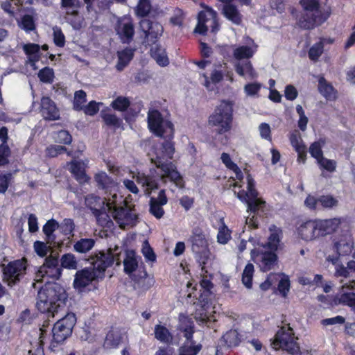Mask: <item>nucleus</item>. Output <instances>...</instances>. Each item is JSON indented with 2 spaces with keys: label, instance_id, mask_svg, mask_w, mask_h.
<instances>
[{
  "label": "nucleus",
  "instance_id": "46",
  "mask_svg": "<svg viewBox=\"0 0 355 355\" xmlns=\"http://www.w3.org/2000/svg\"><path fill=\"white\" fill-rule=\"evenodd\" d=\"M102 118L107 125L112 126L114 128H119L122 123L121 119L112 113H102Z\"/></svg>",
  "mask_w": 355,
  "mask_h": 355
},
{
  "label": "nucleus",
  "instance_id": "20",
  "mask_svg": "<svg viewBox=\"0 0 355 355\" xmlns=\"http://www.w3.org/2000/svg\"><path fill=\"white\" fill-rule=\"evenodd\" d=\"M140 28L145 33L148 40H153L162 36L164 28L162 26L156 21H152L144 19L140 21Z\"/></svg>",
  "mask_w": 355,
  "mask_h": 355
},
{
  "label": "nucleus",
  "instance_id": "54",
  "mask_svg": "<svg viewBox=\"0 0 355 355\" xmlns=\"http://www.w3.org/2000/svg\"><path fill=\"white\" fill-rule=\"evenodd\" d=\"M38 77L43 83H52L54 78L53 70L49 67H44L39 71Z\"/></svg>",
  "mask_w": 355,
  "mask_h": 355
},
{
  "label": "nucleus",
  "instance_id": "50",
  "mask_svg": "<svg viewBox=\"0 0 355 355\" xmlns=\"http://www.w3.org/2000/svg\"><path fill=\"white\" fill-rule=\"evenodd\" d=\"M62 266L68 269H76L77 261L72 254H66L61 258Z\"/></svg>",
  "mask_w": 355,
  "mask_h": 355
},
{
  "label": "nucleus",
  "instance_id": "37",
  "mask_svg": "<svg viewBox=\"0 0 355 355\" xmlns=\"http://www.w3.org/2000/svg\"><path fill=\"white\" fill-rule=\"evenodd\" d=\"M95 180L98 187L102 189H109L115 187V182L105 172L101 171L96 174Z\"/></svg>",
  "mask_w": 355,
  "mask_h": 355
},
{
  "label": "nucleus",
  "instance_id": "14",
  "mask_svg": "<svg viewBox=\"0 0 355 355\" xmlns=\"http://www.w3.org/2000/svg\"><path fill=\"white\" fill-rule=\"evenodd\" d=\"M61 275V268L58 264L57 257L50 256L47 257L45 262L41 266L35 274V280L37 282L44 281L45 279H58Z\"/></svg>",
  "mask_w": 355,
  "mask_h": 355
},
{
  "label": "nucleus",
  "instance_id": "17",
  "mask_svg": "<svg viewBox=\"0 0 355 355\" xmlns=\"http://www.w3.org/2000/svg\"><path fill=\"white\" fill-rule=\"evenodd\" d=\"M251 257L252 261L263 272L272 270L277 265V256L272 252H262L254 249L251 251Z\"/></svg>",
  "mask_w": 355,
  "mask_h": 355
},
{
  "label": "nucleus",
  "instance_id": "9",
  "mask_svg": "<svg viewBox=\"0 0 355 355\" xmlns=\"http://www.w3.org/2000/svg\"><path fill=\"white\" fill-rule=\"evenodd\" d=\"M191 250L196 254V258L202 266V270L205 269V265H211L213 256L209 250L208 240L202 231L195 229L190 239Z\"/></svg>",
  "mask_w": 355,
  "mask_h": 355
},
{
  "label": "nucleus",
  "instance_id": "2",
  "mask_svg": "<svg viewBox=\"0 0 355 355\" xmlns=\"http://www.w3.org/2000/svg\"><path fill=\"white\" fill-rule=\"evenodd\" d=\"M173 144L167 141L163 144L155 148V157H151V162L155 164L157 169L161 172L160 179L166 182L167 180L173 182L177 187H182V178L177 171L176 166L168 159L174 153Z\"/></svg>",
  "mask_w": 355,
  "mask_h": 355
},
{
  "label": "nucleus",
  "instance_id": "42",
  "mask_svg": "<svg viewBox=\"0 0 355 355\" xmlns=\"http://www.w3.org/2000/svg\"><path fill=\"white\" fill-rule=\"evenodd\" d=\"M222 340L227 347L236 346L239 343V334L235 330H230L223 336Z\"/></svg>",
  "mask_w": 355,
  "mask_h": 355
},
{
  "label": "nucleus",
  "instance_id": "15",
  "mask_svg": "<svg viewBox=\"0 0 355 355\" xmlns=\"http://www.w3.org/2000/svg\"><path fill=\"white\" fill-rule=\"evenodd\" d=\"M342 284L338 292L333 297L331 305H347L355 309V282H344L341 280Z\"/></svg>",
  "mask_w": 355,
  "mask_h": 355
},
{
  "label": "nucleus",
  "instance_id": "52",
  "mask_svg": "<svg viewBox=\"0 0 355 355\" xmlns=\"http://www.w3.org/2000/svg\"><path fill=\"white\" fill-rule=\"evenodd\" d=\"M151 10V3L150 0H139L137 8L136 13L139 16L147 15Z\"/></svg>",
  "mask_w": 355,
  "mask_h": 355
},
{
  "label": "nucleus",
  "instance_id": "39",
  "mask_svg": "<svg viewBox=\"0 0 355 355\" xmlns=\"http://www.w3.org/2000/svg\"><path fill=\"white\" fill-rule=\"evenodd\" d=\"M262 88V84L258 82L249 83L244 85L243 91L248 97L257 98Z\"/></svg>",
  "mask_w": 355,
  "mask_h": 355
},
{
  "label": "nucleus",
  "instance_id": "27",
  "mask_svg": "<svg viewBox=\"0 0 355 355\" xmlns=\"http://www.w3.org/2000/svg\"><path fill=\"white\" fill-rule=\"evenodd\" d=\"M353 247V241L346 237L340 238L334 243V249L336 253L341 256H345L351 253Z\"/></svg>",
  "mask_w": 355,
  "mask_h": 355
},
{
  "label": "nucleus",
  "instance_id": "51",
  "mask_svg": "<svg viewBox=\"0 0 355 355\" xmlns=\"http://www.w3.org/2000/svg\"><path fill=\"white\" fill-rule=\"evenodd\" d=\"M86 102V93L83 90L75 92L73 99V107L76 110H82Z\"/></svg>",
  "mask_w": 355,
  "mask_h": 355
},
{
  "label": "nucleus",
  "instance_id": "45",
  "mask_svg": "<svg viewBox=\"0 0 355 355\" xmlns=\"http://www.w3.org/2000/svg\"><path fill=\"white\" fill-rule=\"evenodd\" d=\"M324 144V141L320 140L313 142L309 147V153L311 155L316 159V162L324 157L322 150Z\"/></svg>",
  "mask_w": 355,
  "mask_h": 355
},
{
  "label": "nucleus",
  "instance_id": "56",
  "mask_svg": "<svg viewBox=\"0 0 355 355\" xmlns=\"http://www.w3.org/2000/svg\"><path fill=\"white\" fill-rule=\"evenodd\" d=\"M53 42L59 47H63L65 44V37L60 28L55 26L53 28Z\"/></svg>",
  "mask_w": 355,
  "mask_h": 355
},
{
  "label": "nucleus",
  "instance_id": "10",
  "mask_svg": "<svg viewBox=\"0 0 355 355\" xmlns=\"http://www.w3.org/2000/svg\"><path fill=\"white\" fill-rule=\"evenodd\" d=\"M148 127L150 132L157 137L171 139L173 136V125L168 119H164L161 113L155 109L148 112Z\"/></svg>",
  "mask_w": 355,
  "mask_h": 355
},
{
  "label": "nucleus",
  "instance_id": "26",
  "mask_svg": "<svg viewBox=\"0 0 355 355\" xmlns=\"http://www.w3.org/2000/svg\"><path fill=\"white\" fill-rule=\"evenodd\" d=\"M23 49L28 55L27 63L30 64L33 69H37L36 62L40 58V45L33 43L26 44L23 45Z\"/></svg>",
  "mask_w": 355,
  "mask_h": 355
},
{
  "label": "nucleus",
  "instance_id": "3",
  "mask_svg": "<svg viewBox=\"0 0 355 355\" xmlns=\"http://www.w3.org/2000/svg\"><path fill=\"white\" fill-rule=\"evenodd\" d=\"M340 223L339 218L308 220L299 225L297 234L303 241L311 242L334 233Z\"/></svg>",
  "mask_w": 355,
  "mask_h": 355
},
{
  "label": "nucleus",
  "instance_id": "22",
  "mask_svg": "<svg viewBox=\"0 0 355 355\" xmlns=\"http://www.w3.org/2000/svg\"><path fill=\"white\" fill-rule=\"evenodd\" d=\"M216 12L211 8H205L202 11L200 12L198 16V24L195 28V31L200 34H204L205 24L206 23H215Z\"/></svg>",
  "mask_w": 355,
  "mask_h": 355
},
{
  "label": "nucleus",
  "instance_id": "28",
  "mask_svg": "<svg viewBox=\"0 0 355 355\" xmlns=\"http://www.w3.org/2000/svg\"><path fill=\"white\" fill-rule=\"evenodd\" d=\"M150 55L156 62L161 67L167 66L169 63V60L165 49L157 44H155L151 48Z\"/></svg>",
  "mask_w": 355,
  "mask_h": 355
},
{
  "label": "nucleus",
  "instance_id": "64",
  "mask_svg": "<svg viewBox=\"0 0 355 355\" xmlns=\"http://www.w3.org/2000/svg\"><path fill=\"white\" fill-rule=\"evenodd\" d=\"M19 26L22 29L26 31H30L35 29V23L31 15H24L21 18Z\"/></svg>",
  "mask_w": 355,
  "mask_h": 355
},
{
  "label": "nucleus",
  "instance_id": "63",
  "mask_svg": "<svg viewBox=\"0 0 355 355\" xmlns=\"http://www.w3.org/2000/svg\"><path fill=\"white\" fill-rule=\"evenodd\" d=\"M11 178V173L0 172V193H4L7 191Z\"/></svg>",
  "mask_w": 355,
  "mask_h": 355
},
{
  "label": "nucleus",
  "instance_id": "12",
  "mask_svg": "<svg viewBox=\"0 0 355 355\" xmlns=\"http://www.w3.org/2000/svg\"><path fill=\"white\" fill-rule=\"evenodd\" d=\"M161 172L157 169H150L148 173L144 172L133 173L132 178L135 179L137 183L141 187L144 193L149 196L153 191L158 189L159 180L164 182L159 178Z\"/></svg>",
  "mask_w": 355,
  "mask_h": 355
},
{
  "label": "nucleus",
  "instance_id": "18",
  "mask_svg": "<svg viewBox=\"0 0 355 355\" xmlns=\"http://www.w3.org/2000/svg\"><path fill=\"white\" fill-rule=\"evenodd\" d=\"M115 30L123 42H130L135 34V28L132 19L123 16L118 19Z\"/></svg>",
  "mask_w": 355,
  "mask_h": 355
},
{
  "label": "nucleus",
  "instance_id": "40",
  "mask_svg": "<svg viewBox=\"0 0 355 355\" xmlns=\"http://www.w3.org/2000/svg\"><path fill=\"white\" fill-rule=\"evenodd\" d=\"M254 270V266L252 263H248L243 270L242 282L248 288L252 287Z\"/></svg>",
  "mask_w": 355,
  "mask_h": 355
},
{
  "label": "nucleus",
  "instance_id": "33",
  "mask_svg": "<svg viewBox=\"0 0 355 355\" xmlns=\"http://www.w3.org/2000/svg\"><path fill=\"white\" fill-rule=\"evenodd\" d=\"M134 55V50L132 49H125L118 52L119 61L116 64V69L121 71L132 60Z\"/></svg>",
  "mask_w": 355,
  "mask_h": 355
},
{
  "label": "nucleus",
  "instance_id": "32",
  "mask_svg": "<svg viewBox=\"0 0 355 355\" xmlns=\"http://www.w3.org/2000/svg\"><path fill=\"white\" fill-rule=\"evenodd\" d=\"M154 334L157 340L164 343H169L173 340V336L169 330L160 324L155 325Z\"/></svg>",
  "mask_w": 355,
  "mask_h": 355
},
{
  "label": "nucleus",
  "instance_id": "53",
  "mask_svg": "<svg viewBox=\"0 0 355 355\" xmlns=\"http://www.w3.org/2000/svg\"><path fill=\"white\" fill-rule=\"evenodd\" d=\"M130 105V101L123 96L117 97L112 103V106L114 110L125 111Z\"/></svg>",
  "mask_w": 355,
  "mask_h": 355
},
{
  "label": "nucleus",
  "instance_id": "43",
  "mask_svg": "<svg viewBox=\"0 0 355 355\" xmlns=\"http://www.w3.org/2000/svg\"><path fill=\"white\" fill-rule=\"evenodd\" d=\"M320 169L325 170L328 172L333 173L336 171L337 163L334 159H329L324 157L317 161Z\"/></svg>",
  "mask_w": 355,
  "mask_h": 355
},
{
  "label": "nucleus",
  "instance_id": "55",
  "mask_svg": "<svg viewBox=\"0 0 355 355\" xmlns=\"http://www.w3.org/2000/svg\"><path fill=\"white\" fill-rule=\"evenodd\" d=\"M59 228L58 223L53 219L49 220L43 227V232L47 236L48 239H51L53 232Z\"/></svg>",
  "mask_w": 355,
  "mask_h": 355
},
{
  "label": "nucleus",
  "instance_id": "13",
  "mask_svg": "<svg viewBox=\"0 0 355 355\" xmlns=\"http://www.w3.org/2000/svg\"><path fill=\"white\" fill-rule=\"evenodd\" d=\"M76 322L74 313H69L59 320L53 326V339L57 343L63 342L72 332V329Z\"/></svg>",
  "mask_w": 355,
  "mask_h": 355
},
{
  "label": "nucleus",
  "instance_id": "25",
  "mask_svg": "<svg viewBox=\"0 0 355 355\" xmlns=\"http://www.w3.org/2000/svg\"><path fill=\"white\" fill-rule=\"evenodd\" d=\"M220 159L222 162L225 165V166L228 169L232 170L235 173V178L236 181L234 183L233 186L234 187H241L240 182L243 180V175L240 168L232 160L229 154L226 153H223L221 154Z\"/></svg>",
  "mask_w": 355,
  "mask_h": 355
},
{
  "label": "nucleus",
  "instance_id": "44",
  "mask_svg": "<svg viewBox=\"0 0 355 355\" xmlns=\"http://www.w3.org/2000/svg\"><path fill=\"white\" fill-rule=\"evenodd\" d=\"M319 205L324 209H332L338 205V200L330 195L321 196L318 198Z\"/></svg>",
  "mask_w": 355,
  "mask_h": 355
},
{
  "label": "nucleus",
  "instance_id": "11",
  "mask_svg": "<svg viewBox=\"0 0 355 355\" xmlns=\"http://www.w3.org/2000/svg\"><path fill=\"white\" fill-rule=\"evenodd\" d=\"M297 340V338L294 336L293 329L288 326H285L277 332L272 345L274 349H282L291 355H301Z\"/></svg>",
  "mask_w": 355,
  "mask_h": 355
},
{
  "label": "nucleus",
  "instance_id": "35",
  "mask_svg": "<svg viewBox=\"0 0 355 355\" xmlns=\"http://www.w3.org/2000/svg\"><path fill=\"white\" fill-rule=\"evenodd\" d=\"M95 241L92 239H81L73 245V249L78 253H86L93 248Z\"/></svg>",
  "mask_w": 355,
  "mask_h": 355
},
{
  "label": "nucleus",
  "instance_id": "29",
  "mask_svg": "<svg viewBox=\"0 0 355 355\" xmlns=\"http://www.w3.org/2000/svg\"><path fill=\"white\" fill-rule=\"evenodd\" d=\"M269 230L270 234L268 237L267 246L271 250L275 251L278 249V247L279 245L282 232L279 228H278L275 225H271L269 228Z\"/></svg>",
  "mask_w": 355,
  "mask_h": 355
},
{
  "label": "nucleus",
  "instance_id": "57",
  "mask_svg": "<svg viewBox=\"0 0 355 355\" xmlns=\"http://www.w3.org/2000/svg\"><path fill=\"white\" fill-rule=\"evenodd\" d=\"M201 348L202 345L200 344L193 346L186 344L180 349L179 355H196Z\"/></svg>",
  "mask_w": 355,
  "mask_h": 355
},
{
  "label": "nucleus",
  "instance_id": "7",
  "mask_svg": "<svg viewBox=\"0 0 355 355\" xmlns=\"http://www.w3.org/2000/svg\"><path fill=\"white\" fill-rule=\"evenodd\" d=\"M319 0H302L301 5L307 12L306 17L300 21V26L306 29L313 28L325 22L331 14L329 6L321 7Z\"/></svg>",
  "mask_w": 355,
  "mask_h": 355
},
{
  "label": "nucleus",
  "instance_id": "23",
  "mask_svg": "<svg viewBox=\"0 0 355 355\" xmlns=\"http://www.w3.org/2000/svg\"><path fill=\"white\" fill-rule=\"evenodd\" d=\"M236 72L241 76L248 79H254L258 74L250 60L236 62L234 64Z\"/></svg>",
  "mask_w": 355,
  "mask_h": 355
},
{
  "label": "nucleus",
  "instance_id": "61",
  "mask_svg": "<svg viewBox=\"0 0 355 355\" xmlns=\"http://www.w3.org/2000/svg\"><path fill=\"white\" fill-rule=\"evenodd\" d=\"M181 329L184 332V336L188 340H191L193 334V322L185 318L182 321Z\"/></svg>",
  "mask_w": 355,
  "mask_h": 355
},
{
  "label": "nucleus",
  "instance_id": "24",
  "mask_svg": "<svg viewBox=\"0 0 355 355\" xmlns=\"http://www.w3.org/2000/svg\"><path fill=\"white\" fill-rule=\"evenodd\" d=\"M257 46L254 43L251 46H239L233 50V56L236 62L248 60L257 51Z\"/></svg>",
  "mask_w": 355,
  "mask_h": 355
},
{
  "label": "nucleus",
  "instance_id": "21",
  "mask_svg": "<svg viewBox=\"0 0 355 355\" xmlns=\"http://www.w3.org/2000/svg\"><path fill=\"white\" fill-rule=\"evenodd\" d=\"M40 112L44 119L57 120L60 113L54 102L49 97H42L41 99Z\"/></svg>",
  "mask_w": 355,
  "mask_h": 355
},
{
  "label": "nucleus",
  "instance_id": "34",
  "mask_svg": "<svg viewBox=\"0 0 355 355\" xmlns=\"http://www.w3.org/2000/svg\"><path fill=\"white\" fill-rule=\"evenodd\" d=\"M124 271L127 274H130L135 271L138 266V261L133 251L126 253V257L123 260Z\"/></svg>",
  "mask_w": 355,
  "mask_h": 355
},
{
  "label": "nucleus",
  "instance_id": "1",
  "mask_svg": "<svg viewBox=\"0 0 355 355\" xmlns=\"http://www.w3.org/2000/svg\"><path fill=\"white\" fill-rule=\"evenodd\" d=\"M118 250L119 248L116 247L114 252H112V249H109L107 252H100L97 254L92 261L93 268H85L76 272L73 281L74 288L81 291L90 284L93 280L101 277L105 269L110 266L114 261H116V265H120L117 258Z\"/></svg>",
  "mask_w": 355,
  "mask_h": 355
},
{
  "label": "nucleus",
  "instance_id": "4",
  "mask_svg": "<svg viewBox=\"0 0 355 355\" xmlns=\"http://www.w3.org/2000/svg\"><path fill=\"white\" fill-rule=\"evenodd\" d=\"M103 210L107 211L121 228L132 227L136 224L137 214L121 195L110 194L103 201Z\"/></svg>",
  "mask_w": 355,
  "mask_h": 355
},
{
  "label": "nucleus",
  "instance_id": "19",
  "mask_svg": "<svg viewBox=\"0 0 355 355\" xmlns=\"http://www.w3.org/2000/svg\"><path fill=\"white\" fill-rule=\"evenodd\" d=\"M88 164V159H85L83 160H73L67 164L69 171L80 184L86 183L89 180V177L85 173V169L87 167Z\"/></svg>",
  "mask_w": 355,
  "mask_h": 355
},
{
  "label": "nucleus",
  "instance_id": "8",
  "mask_svg": "<svg viewBox=\"0 0 355 355\" xmlns=\"http://www.w3.org/2000/svg\"><path fill=\"white\" fill-rule=\"evenodd\" d=\"M232 116L233 103L229 101H223L209 116V124L216 127L219 133L226 132L231 128Z\"/></svg>",
  "mask_w": 355,
  "mask_h": 355
},
{
  "label": "nucleus",
  "instance_id": "62",
  "mask_svg": "<svg viewBox=\"0 0 355 355\" xmlns=\"http://www.w3.org/2000/svg\"><path fill=\"white\" fill-rule=\"evenodd\" d=\"M55 141L63 144H69L72 141V138L67 131L60 130L56 133Z\"/></svg>",
  "mask_w": 355,
  "mask_h": 355
},
{
  "label": "nucleus",
  "instance_id": "38",
  "mask_svg": "<svg viewBox=\"0 0 355 355\" xmlns=\"http://www.w3.org/2000/svg\"><path fill=\"white\" fill-rule=\"evenodd\" d=\"M23 1L21 0H6L1 4V8L10 15H13L16 10L20 9Z\"/></svg>",
  "mask_w": 355,
  "mask_h": 355
},
{
  "label": "nucleus",
  "instance_id": "31",
  "mask_svg": "<svg viewBox=\"0 0 355 355\" xmlns=\"http://www.w3.org/2000/svg\"><path fill=\"white\" fill-rule=\"evenodd\" d=\"M223 12L225 17L235 24H240L242 21V16L237 8L230 4L223 7Z\"/></svg>",
  "mask_w": 355,
  "mask_h": 355
},
{
  "label": "nucleus",
  "instance_id": "49",
  "mask_svg": "<svg viewBox=\"0 0 355 355\" xmlns=\"http://www.w3.org/2000/svg\"><path fill=\"white\" fill-rule=\"evenodd\" d=\"M66 13L69 16L68 20L74 28L79 29L81 28L83 20L82 18L78 15L77 10H67Z\"/></svg>",
  "mask_w": 355,
  "mask_h": 355
},
{
  "label": "nucleus",
  "instance_id": "16",
  "mask_svg": "<svg viewBox=\"0 0 355 355\" xmlns=\"http://www.w3.org/2000/svg\"><path fill=\"white\" fill-rule=\"evenodd\" d=\"M26 270V259H21L9 263L3 269L4 280L9 286H14Z\"/></svg>",
  "mask_w": 355,
  "mask_h": 355
},
{
  "label": "nucleus",
  "instance_id": "36",
  "mask_svg": "<svg viewBox=\"0 0 355 355\" xmlns=\"http://www.w3.org/2000/svg\"><path fill=\"white\" fill-rule=\"evenodd\" d=\"M289 140L291 146L294 148L297 153H304V149H306V146L304 145L301 135L298 131L295 130L291 132L289 135Z\"/></svg>",
  "mask_w": 355,
  "mask_h": 355
},
{
  "label": "nucleus",
  "instance_id": "58",
  "mask_svg": "<svg viewBox=\"0 0 355 355\" xmlns=\"http://www.w3.org/2000/svg\"><path fill=\"white\" fill-rule=\"evenodd\" d=\"M296 111L299 115L298 126L302 131H304L306 129L308 123V118L305 115L304 110L300 105L296 106Z\"/></svg>",
  "mask_w": 355,
  "mask_h": 355
},
{
  "label": "nucleus",
  "instance_id": "41",
  "mask_svg": "<svg viewBox=\"0 0 355 355\" xmlns=\"http://www.w3.org/2000/svg\"><path fill=\"white\" fill-rule=\"evenodd\" d=\"M221 225L218 229L217 239L218 243L226 244L231 238V232L224 223L223 218L220 219Z\"/></svg>",
  "mask_w": 355,
  "mask_h": 355
},
{
  "label": "nucleus",
  "instance_id": "5",
  "mask_svg": "<svg viewBox=\"0 0 355 355\" xmlns=\"http://www.w3.org/2000/svg\"><path fill=\"white\" fill-rule=\"evenodd\" d=\"M67 300L64 288L58 284H49L42 288L37 294L36 306L42 313L54 317L58 309L63 306Z\"/></svg>",
  "mask_w": 355,
  "mask_h": 355
},
{
  "label": "nucleus",
  "instance_id": "59",
  "mask_svg": "<svg viewBox=\"0 0 355 355\" xmlns=\"http://www.w3.org/2000/svg\"><path fill=\"white\" fill-rule=\"evenodd\" d=\"M33 248L36 254L41 257H45L51 249L49 245H47L45 243L39 241L34 243Z\"/></svg>",
  "mask_w": 355,
  "mask_h": 355
},
{
  "label": "nucleus",
  "instance_id": "6",
  "mask_svg": "<svg viewBox=\"0 0 355 355\" xmlns=\"http://www.w3.org/2000/svg\"><path fill=\"white\" fill-rule=\"evenodd\" d=\"M247 191L241 190L234 193L237 198L242 202L247 204V211L250 212L249 216L245 219V223L249 227L257 228L258 224L257 222L256 214L259 211H263L266 206V202L261 198H258V192L254 189V181L250 175L246 177Z\"/></svg>",
  "mask_w": 355,
  "mask_h": 355
},
{
  "label": "nucleus",
  "instance_id": "30",
  "mask_svg": "<svg viewBox=\"0 0 355 355\" xmlns=\"http://www.w3.org/2000/svg\"><path fill=\"white\" fill-rule=\"evenodd\" d=\"M318 89L320 93L328 100H334L336 98V91L324 77H320L318 79Z\"/></svg>",
  "mask_w": 355,
  "mask_h": 355
},
{
  "label": "nucleus",
  "instance_id": "60",
  "mask_svg": "<svg viewBox=\"0 0 355 355\" xmlns=\"http://www.w3.org/2000/svg\"><path fill=\"white\" fill-rule=\"evenodd\" d=\"M59 227L64 234L71 235L74 230L75 225L71 219L65 218L61 225H59Z\"/></svg>",
  "mask_w": 355,
  "mask_h": 355
},
{
  "label": "nucleus",
  "instance_id": "47",
  "mask_svg": "<svg viewBox=\"0 0 355 355\" xmlns=\"http://www.w3.org/2000/svg\"><path fill=\"white\" fill-rule=\"evenodd\" d=\"M324 51L322 44L317 42L314 44L308 52L309 58L311 60L316 62L319 60Z\"/></svg>",
  "mask_w": 355,
  "mask_h": 355
},
{
  "label": "nucleus",
  "instance_id": "48",
  "mask_svg": "<svg viewBox=\"0 0 355 355\" xmlns=\"http://www.w3.org/2000/svg\"><path fill=\"white\" fill-rule=\"evenodd\" d=\"M164 205H161L157 203L154 198H151L150 200V212L155 217L159 219L164 214V210L163 209V206Z\"/></svg>",
  "mask_w": 355,
  "mask_h": 355
}]
</instances>
